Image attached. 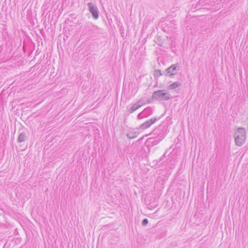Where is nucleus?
Here are the masks:
<instances>
[{"mask_svg":"<svg viewBox=\"0 0 248 248\" xmlns=\"http://www.w3.org/2000/svg\"><path fill=\"white\" fill-rule=\"evenodd\" d=\"M137 105L139 106V107L140 108L142 107V106L146 104L145 101L143 100V99H140L137 102H136Z\"/></svg>","mask_w":248,"mask_h":248,"instance_id":"obj_13","label":"nucleus"},{"mask_svg":"<svg viewBox=\"0 0 248 248\" xmlns=\"http://www.w3.org/2000/svg\"><path fill=\"white\" fill-rule=\"evenodd\" d=\"M157 130H155L154 131V132H155V133H157Z\"/></svg>","mask_w":248,"mask_h":248,"instance_id":"obj_16","label":"nucleus"},{"mask_svg":"<svg viewBox=\"0 0 248 248\" xmlns=\"http://www.w3.org/2000/svg\"><path fill=\"white\" fill-rule=\"evenodd\" d=\"M148 223V220L147 218H145L142 222V224L143 226H146Z\"/></svg>","mask_w":248,"mask_h":248,"instance_id":"obj_14","label":"nucleus"},{"mask_svg":"<svg viewBox=\"0 0 248 248\" xmlns=\"http://www.w3.org/2000/svg\"><path fill=\"white\" fill-rule=\"evenodd\" d=\"M153 112L152 109L151 107H147L142 112L140 113L137 116L138 120H140L144 118H146L151 115Z\"/></svg>","mask_w":248,"mask_h":248,"instance_id":"obj_5","label":"nucleus"},{"mask_svg":"<svg viewBox=\"0 0 248 248\" xmlns=\"http://www.w3.org/2000/svg\"><path fill=\"white\" fill-rule=\"evenodd\" d=\"M139 132L135 129H131L126 134V136L129 139H134L138 136Z\"/></svg>","mask_w":248,"mask_h":248,"instance_id":"obj_8","label":"nucleus"},{"mask_svg":"<svg viewBox=\"0 0 248 248\" xmlns=\"http://www.w3.org/2000/svg\"><path fill=\"white\" fill-rule=\"evenodd\" d=\"M156 118H152L150 120H148L145 122L144 123L141 124L140 126V128L142 129H145L151 126V125L153 124L157 120Z\"/></svg>","mask_w":248,"mask_h":248,"instance_id":"obj_6","label":"nucleus"},{"mask_svg":"<svg viewBox=\"0 0 248 248\" xmlns=\"http://www.w3.org/2000/svg\"><path fill=\"white\" fill-rule=\"evenodd\" d=\"M153 99L159 101H167L170 98V94L164 90L154 92L152 95Z\"/></svg>","mask_w":248,"mask_h":248,"instance_id":"obj_2","label":"nucleus"},{"mask_svg":"<svg viewBox=\"0 0 248 248\" xmlns=\"http://www.w3.org/2000/svg\"><path fill=\"white\" fill-rule=\"evenodd\" d=\"M179 69L180 66L178 63L172 64L170 67L166 69L165 74L169 77L174 76L177 74Z\"/></svg>","mask_w":248,"mask_h":248,"instance_id":"obj_3","label":"nucleus"},{"mask_svg":"<svg viewBox=\"0 0 248 248\" xmlns=\"http://www.w3.org/2000/svg\"><path fill=\"white\" fill-rule=\"evenodd\" d=\"M85 29L87 31L93 32L98 29V27L93 25L91 22L86 23L85 25Z\"/></svg>","mask_w":248,"mask_h":248,"instance_id":"obj_7","label":"nucleus"},{"mask_svg":"<svg viewBox=\"0 0 248 248\" xmlns=\"http://www.w3.org/2000/svg\"><path fill=\"white\" fill-rule=\"evenodd\" d=\"M140 107L137 105V104L136 103L132 105L131 107L128 108V112L129 113H132L136 110H137Z\"/></svg>","mask_w":248,"mask_h":248,"instance_id":"obj_11","label":"nucleus"},{"mask_svg":"<svg viewBox=\"0 0 248 248\" xmlns=\"http://www.w3.org/2000/svg\"><path fill=\"white\" fill-rule=\"evenodd\" d=\"M155 78H159L162 75L161 72L160 70H155L154 74Z\"/></svg>","mask_w":248,"mask_h":248,"instance_id":"obj_12","label":"nucleus"},{"mask_svg":"<svg viewBox=\"0 0 248 248\" xmlns=\"http://www.w3.org/2000/svg\"><path fill=\"white\" fill-rule=\"evenodd\" d=\"M164 137L162 136L161 137V139H159V140H162L164 138Z\"/></svg>","mask_w":248,"mask_h":248,"instance_id":"obj_15","label":"nucleus"},{"mask_svg":"<svg viewBox=\"0 0 248 248\" xmlns=\"http://www.w3.org/2000/svg\"><path fill=\"white\" fill-rule=\"evenodd\" d=\"M27 139V133L26 132H21L18 138V142H22Z\"/></svg>","mask_w":248,"mask_h":248,"instance_id":"obj_10","label":"nucleus"},{"mask_svg":"<svg viewBox=\"0 0 248 248\" xmlns=\"http://www.w3.org/2000/svg\"><path fill=\"white\" fill-rule=\"evenodd\" d=\"M246 132L245 129L242 127H239L237 129L235 132L234 138L235 144L241 146L245 142Z\"/></svg>","mask_w":248,"mask_h":248,"instance_id":"obj_1","label":"nucleus"},{"mask_svg":"<svg viewBox=\"0 0 248 248\" xmlns=\"http://www.w3.org/2000/svg\"><path fill=\"white\" fill-rule=\"evenodd\" d=\"M89 10L92 14L93 18L97 19L99 17V11L97 7L92 2H89L87 4Z\"/></svg>","mask_w":248,"mask_h":248,"instance_id":"obj_4","label":"nucleus"},{"mask_svg":"<svg viewBox=\"0 0 248 248\" xmlns=\"http://www.w3.org/2000/svg\"><path fill=\"white\" fill-rule=\"evenodd\" d=\"M182 83L180 81H175L173 82L170 84L168 86V89L169 90H175L177 88L181 86Z\"/></svg>","mask_w":248,"mask_h":248,"instance_id":"obj_9","label":"nucleus"}]
</instances>
